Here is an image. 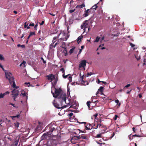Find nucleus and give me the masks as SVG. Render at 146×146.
Returning a JSON list of instances; mask_svg holds the SVG:
<instances>
[{
    "mask_svg": "<svg viewBox=\"0 0 146 146\" xmlns=\"http://www.w3.org/2000/svg\"><path fill=\"white\" fill-rule=\"evenodd\" d=\"M44 23V21H42L41 23H39L40 24V25H43Z\"/></svg>",
    "mask_w": 146,
    "mask_h": 146,
    "instance_id": "nucleus-49",
    "label": "nucleus"
},
{
    "mask_svg": "<svg viewBox=\"0 0 146 146\" xmlns=\"http://www.w3.org/2000/svg\"><path fill=\"white\" fill-rule=\"evenodd\" d=\"M5 72L6 78L7 79H8L10 83V84H13L11 85V86L14 88H16V89L18 88V86H16L14 81V77L12 74L10 72L7 71H5Z\"/></svg>",
    "mask_w": 146,
    "mask_h": 146,
    "instance_id": "nucleus-3",
    "label": "nucleus"
},
{
    "mask_svg": "<svg viewBox=\"0 0 146 146\" xmlns=\"http://www.w3.org/2000/svg\"><path fill=\"white\" fill-rule=\"evenodd\" d=\"M97 7L98 6H97V4H95L93 6L92 8H91L90 9L91 11L92 9H94L95 10H96Z\"/></svg>",
    "mask_w": 146,
    "mask_h": 146,
    "instance_id": "nucleus-19",
    "label": "nucleus"
},
{
    "mask_svg": "<svg viewBox=\"0 0 146 146\" xmlns=\"http://www.w3.org/2000/svg\"><path fill=\"white\" fill-rule=\"evenodd\" d=\"M38 26V23H37L35 26H34V29L36 30H37V28Z\"/></svg>",
    "mask_w": 146,
    "mask_h": 146,
    "instance_id": "nucleus-36",
    "label": "nucleus"
},
{
    "mask_svg": "<svg viewBox=\"0 0 146 146\" xmlns=\"http://www.w3.org/2000/svg\"><path fill=\"white\" fill-rule=\"evenodd\" d=\"M97 116H98L97 113H96L94 115V116L95 117V119H96V118H97Z\"/></svg>",
    "mask_w": 146,
    "mask_h": 146,
    "instance_id": "nucleus-44",
    "label": "nucleus"
},
{
    "mask_svg": "<svg viewBox=\"0 0 146 146\" xmlns=\"http://www.w3.org/2000/svg\"><path fill=\"white\" fill-rule=\"evenodd\" d=\"M87 28H88V30L86 32V33H87L88 32L90 31V29L89 26Z\"/></svg>",
    "mask_w": 146,
    "mask_h": 146,
    "instance_id": "nucleus-51",
    "label": "nucleus"
},
{
    "mask_svg": "<svg viewBox=\"0 0 146 146\" xmlns=\"http://www.w3.org/2000/svg\"><path fill=\"white\" fill-rule=\"evenodd\" d=\"M115 102L117 104H118L119 102V101L118 100H115Z\"/></svg>",
    "mask_w": 146,
    "mask_h": 146,
    "instance_id": "nucleus-54",
    "label": "nucleus"
},
{
    "mask_svg": "<svg viewBox=\"0 0 146 146\" xmlns=\"http://www.w3.org/2000/svg\"><path fill=\"white\" fill-rule=\"evenodd\" d=\"M130 86V84H127V85H126V86H125V88H128Z\"/></svg>",
    "mask_w": 146,
    "mask_h": 146,
    "instance_id": "nucleus-46",
    "label": "nucleus"
},
{
    "mask_svg": "<svg viewBox=\"0 0 146 146\" xmlns=\"http://www.w3.org/2000/svg\"><path fill=\"white\" fill-rule=\"evenodd\" d=\"M19 115H18L16 116H12V119H13V118H15V117H19Z\"/></svg>",
    "mask_w": 146,
    "mask_h": 146,
    "instance_id": "nucleus-52",
    "label": "nucleus"
},
{
    "mask_svg": "<svg viewBox=\"0 0 146 146\" xmlns=\"http://www.w3.org/2000/svg\"><path fill=\"white\" fill-rule=\"evenodd\" d=\"M55 81L54 82V83L52 85V88H55V85H56L57 81L58 80L57 79H55Z\"/></svg>",
    "mask_w": 146,
    "mask_h": 146,
    "instance_id": "nucleus-15",
    "label": "nucleus"
},
{
    "mask_svg": "<svg viewBox=\"0 0 146 146\" xmlns=\"http://www.w3.org/2000/svg\"><path fill=\"white\" fill-rule=\"evenodd\" d=\"M104 44H100V46H99V47L100 48L101 47H102V46H104Z\"/></svg>",
    "mask_w": 146,
    "mask_h": 146,
    "instance_id": "nucleus-59",
    "label": "nucleus"
},
{
    "mask_svg": "<svg viewBox=\"0 0 146 146\" xmlns=\"http://www.w3.org/2000/svg\"><path fill=\"white\" fill-rule=\"evenodd\" d=\"M83 38V36H79L78 38V40H77V42H78V43H79V42H80V41H79V40H80L81 39Z\"/></svg>",
    "mask_w": 146,
    "mask_h": 146,
    "instance_id": "nucleus-24",
    "label": "nucleus"
},
{
    "mask_svg": "<svg viewBox=\"0 0 146 146\" xmlns=\"http://www.w3.org/2000/svg\"><path fill=\"white\" fill-rule=\"evenodd\" d=\"M84 75H83L81 77H80V81L81 82L82 84L83 85H88V82L86 81V84H85V82L83 80V76Z\"/></svg>",
    "mask_w": 146,
    "mask_h": 146,
    "instance_id": "nucleus-11",
    "label": "nucleus"
},
{
    "mask_svg": "<svg viewBox=\"0 0 146 146\" xmlns=\"http://www.w3.org/2000/svg\"><path fill=\"white\" fill-rule=\"evenodd\" d=\"M41 59L43 60V62L45 64L46 63V61H44V59L43 58H42V57L41 58Z\"/></svg>",
    "mask_w": 146,
    "mask_h": 146,
    "instance_id": "nucleus-53",
    "label": "nucleus"
},
{
    "mask_svg": "<svg viewBox=\"0 0 146 146\" xmlns=\"http://www.w3.org/2000/svg\"><path fill=\"white\" fill-rule=\"evenodd\" d=\"M53 44H52V43L51 44H50V48L52 49V48H53Z\"/></svg>",
    "mask_w": 146,
    "mask_h": 146,
    "instance_id": "nucleus-45",
    "label": "nucleus"
},
{
    "mask_svg": "<svg viewBox=\"0 0 146 146\" xmlns=\"http://www.w3.org/2000/svg\"><path fill=\"white\" fill-rule=\"evenodd\" d=\"M13 12L14 13L17 14V12L16 11H14Z\"/></svg>",
    "mask_w": 146,
    "mask_h": 146,
    "instance_id": "nucleus-63",
    "label": "nucleus"
},
{
    "mask_svg": "<svg viewBox=\"0 0 146 146\" xmlns=\"http://www.w3.org/2000/svg\"><path fill=\"white\" fill-rule=\"evenodd\" d=\"M39 125H37L35 128V132H40L42 129V127L40 125L41 123L40 122H38Z\"/></svg>",
    "mask_w": 146,
    "mask_h": 146,
    "instance_id": "nucleus-10",
    "label": "nucleus"
},
{
    "mask_svg": "<svg viewBox=\"0 0 146 146\" xmlns=\"http://www.w3.org/2000/svg\"><path fill=\"white\" fill-rule=\"evenodd\" d=\"M19 92L18 90L14 89L12 91V95H13V97L14 101H16L15 99L17 98L19 94Z\"/></svg>",
    "mask_w": 146,
    "mask_h": 146,
    "instance_id": "nucleus-5",
    "label": "nucleus"
},
{
    "mask_svg": "<svg viewBox=\"0 0 146 146\" xmlns=\"http://www.w3.org/2000/svg\"><path fill=\"white\" fill-rule=\"evenodd\" d=\"M66 95L65 94H61L58 97V98L59 100V101L60 102V104H58L57 103H55V100H54L52 102V104L54 107L58 109L64 108L68 107V106L63 105L66 103Z\"/></svg>",
    "mask_w": 146,
    "mask_h": 146,
    "instance_id": "nucleus-1",
    "label": "nucleus"
},
{
    "mask_svg": "<svg viewBox=\"0 0 146 146\" xmlns=\"http://www.w3.org/2000/svg\"><path fill=\"white\" fill-rule=\"evenodd\" d=\"M88 22V21L86 20L84 21L83 24L81 26V29H84V32L83 33H84L86 31V29L89 26V25L87 22Z\"/></svg>",
    "mask_w": 146,
    "mask_h": 146,
    "instance_id": "nucleus-6",
    "label": "nucleus"
},
{
    "mask_svg": "<svg viewBox=\"0 0 146 146\" xmlns=\"http://www.w3.org/2000/svg\"><path fill=\"white\" fill-rule=\"evenodd\" d=\"M86 61L85 60H82L81 62L79 64V68L85 67L86 65Z\"/></svg>",
    "mask_w": 146,
    "mask_h": 146,
    "instance_id": "nucleus-9",
    "label": "nucleus"
},
{
    "mask_svg": "<svg viewBox=\"0 0 146 146\" xmlns=\"http://www.w3.org/2000/svg\"><path fill=\"white\" fill-rule=\"evenodd\" d=\"M22 95L23 96H25L26 95V94L25 92L24 91H22L21 92V94L20 95Z\"/></svg>",
    "mask_w": 146,
    "mask_h": 146,
    "instance_id": "nucleus-21",
    "label": "nucleus"
},
{
    "mask_svg": "<svg viewBox=\"0 0 146 146\" xmlns=\"http://www.w3.org/2000/svg\"><path fill=\"white\" fill-rule=\"evenodd\" d=\"M43 139H42L41 140V141H40V142H42V141L43 140H44L45 141H46V144H45V145L44 144V145H43L42 146H48L47 144H46V143H48V142H49V140H47L46 139V137H43Z\"/></svg>",
    "mask_w": 146,
    "mask_h": 146,
    "instance_id": "nucleus-13",
    "label": "nucleus"
},
{
    "mask_svg": "<svg viewBox=\"0 0 146 146\" xmlns=\"http://www.w3.org/2000/svg\"><path fill=\"white\" fill-rule=\"evenodd\" d=\"M28 25L27 22H25L24 24V28H26Z\"/></svg>",
    "mask_w": 146,
    "mask_h": 146,
    "instance_id": "nucleus-28",
    "label": "nucleus"
},
{
    "mask_svg": "<svg viewBox=\"0 0 146 146\" xmlns=\"http://www.w3.org/2000/svg\"><path fill=\"white\" fill-rule=\"evenodd\" d=\"M31 36H32L33 35H35V34L34 32H30V34L29 35Z\"/></svg>",
    "mask_w": 146,
    "mask_h": 146,
    "instance_id": "nucleus-25",
    "label": "nucleus"
},
{
    "mask_svg": "<svg viewBox=\"0 0 146 146\" xmlns=\"http://www.w3.org/2000/svg\"><path fill=\"white\" fill-rule=\"evenodd\" d=\"M72 85H76V84H77V82H72Z\"/></svg>",
    "mask_w": 146,
    "mask_h": 146,
    "instance_id": "nucleus-56",
    "label": "nucleus"
},
{
    "mask_svg": "<svg viewBox=\"0 0 146 146\" xmlns=\"http://www.w3.org/2000/svg\"><path fill=\"white\" fill-rule=\"evenodd\" d=\"M25 63H26L25 61H23V62H22L21 64H20V66H21L22 64H25Z\"/></svg>",
    "mask_w": 146,
    "mask_h": 146,
    "instance_id": "nucleus-43",
    "label": "nucleus"
},
{
    "mask_svg": "<svg viewBox=\"0 0 146 146\" xmlns=\"http://www.w3.org/2000/svg\"><path fill=\"white\" fill-rule=\"evenodd\" d=\"M27 84H29V85L28 86V87L30 86V83L29 82H28V83L25 82L24 84L25 85H27Z\"/></svg>",
    "mask_w": 146,
    "mask_h": 146,
    "instance_id": "nucleus-37",
    "label": "nucleus"
},
{
    "mask_svg": "<svg viewBox=\"0 0 146 146\" xmlns=\"http://www.w3.org/2000/svg\"><path fill=\"white\" fill-rule=\"evenodd\" d=\"M4 58L1 54H0V60H4Z\"/></svg>",
    "mask_w": 146,
    "mask_h": 146,
    "instance_id": "nucleus-26",
    "label": "nucleus"
},
{
    "mask_svg": "<svg viewBox=\"0 0 146 146\" xmlns=\"http://www.w3.org/2000/svg\"><path fill=\"white\" fill-rule=\"evenodd\" d=\"M70 75V74H68L67 75H66V76H65L64 75V74H63V75H62V76L63 77V78H66L67 77V76H68Z\"/></svg>",
    "mask_w": 146,
    "mask_h": 146,
    "instance_id": "nucleus-31",
    "label": "nucleus"
},
{
    "mask_svg": "<svg viewBox=\"0 0 146 146\" xmlns=\"http://www.w3.org/2000/svg\"><path fill=\"white\" fill-rule=\"evenodd\" d=\"M100 39V38L99 37L97 36L96 38V39L94 41V42H98L99 41Z\"/></svg>",
    "mask_w": 146,
    "mask_h": 146,
    "instance_id": "nucleus-23",
    "label": "nucleus"
},
{
    "mask_svg": "<svg viewBox=\"0 0 146 146\" xmlns=\"http://www.w3.org/2000/svg\"><path fill=\"white\" fill-rule=\"evenodd\" d=\"M75 48V47H74V48H72L71 49H70V50L69 51V53H70V54H71L73 52Z\"/></svg>",
    "mask_w": 146,
    "mask_h": 146,
    "instance_id": "nucleus-22",
    "label": "nucleus"
},
{
    "mask_svg": "<svg viewBox=\"0 0 146 146\" xmlns=\"http://www.w3.org/2000/svg\"><path fill=\"white\" fill-rule=\"evenodd\" d=\"M81 137H72L71 139V142L73 144H75L78 142L79 139ZM83 139H87L88 137H82Z\"/></svg>",
    "mask_w": 146,
    "mask_h": 146,
    "instance_id": "nucleus-7",
    "label": "nucleus"
},
{
    "mask_svg": "<svg viewBox=\"0 0 146 146\" xmlns=\"http://www.w3.org/2000/svg\"><path fill=\"white\" fill-rule=\"evenodd\" d=\"M92 74H92L91 72L88 73L87 74L86 76L88 77V76H90Z\"/></svg>",
    "mask_w": 146,
    "mask_h": 146,
    "instance_id": "nucleus-29",
    "label": "nucleus"
},
{
    "mask_svg": "<svg viewBox=\"0 0 146 146\" xmlns=\"http://www.w3.org/2000/svg\"><path fill=\"white\" fill-rule=\"evenodd\" d=\"M29 26H32V27H34V26H35V24L34 23H31V24H30L29 25Z\"/></svg>",
    "mask_w": 146,
    "mask_h": 146,
    "instance_id": "nucleus-40",
    "label": "nucleus"
},
{
    "mask_svg": "<svg viewBox=\"0 0 146 146\" xmlns=\"http://www.w3.org/2000/svg\"><path fill=\"white\" fill-rule=\"evenodd\" d=\"M104 36H103L101 38V41L103 40H104Z\"/></svg>",
    "mask_w": 146,
    "mask_h": 146,
    "instance_id": "nucleus-64",
    "label": "nucleus"
},
{
    "mask_svg": "<svg viewBox=\"0 0 146 146\" xmlns=\"http://www.w3.org/2000/svg\"><path fill=\"white\" fill-rule=\"evenodd\" d=\"M91 103V102L90 101H88L87 102V104L89 108V110L92 109V107H90V104Z\"/></svg>",
    "mask_w": 146,
    "mask_h": 146,
    "instance_id": "nucleus-16",
    "label": "nucleus"
},
{
    "mask_svg": "<svg viewBox=\"0 0 146 146\" xmlns=\"http://www.w3.org/2000/svg\"><path fill=\"white\" fill-rule=\"evenodd\" d=\"M9 91H7L5 92L3 94V96H4L5 95H7V94H9Z\"/></svg>",
    "mask_w": 146,
    "mask_h": 146,
    "instance_id": "nucleus-30",
    "label": "nucleus"
},
{
    "mask_svg": "<svg viewBox=\"0 0 146 146\" xmlns=\"http://www.w3.org/2000/svg\"><path fill=\"white\" fill-rule=\"evenodd\" d=\"M143 20H144V19L141 17L140 18V19H139V21H142V22H143Z\"/></svg>",
    "mask_w": 146,
    "mask_h": 146,
    "instance_id": "nucleus-55",
    "label": "nucleus"
},
{
    "mask_svg": "<svg viewBox=\"0 0 146 146\" xmlns=\"http://www.w3.org/2000/svg\"><path fill=\"white\" fill-rule=\"evenodd\" d=\"M46 77L48 79L50 82H52L53 80L55 79V76L52 74H50L49 75H47Z\"/></svg>",
    "mask_w": 146,
    "mask_h": 146,
    "instance_id": "nucleus-8",
    "label": "nucleus"
},
{
    "mask_svg": "<svg viewBox=\"0 0 146 146\" xmlns=\"http://www.w3.org/2000/svg\"><path fill=\"white\" fill-rule=\"evenodd\" d=\"M75 9L71 10L69 11V12L70 13H72L74 12L75 11Z\"/></svg>",
    "mask_w": 146,
    "mask_h": 146,
    "instance_id": "nucleus-42",
    "label": "nucleus"
},
{
    "mask_svg": "<svg viewBox=\"0 0 146 146\" xmlns=\"http://www.w3.org/2000/svg\"><path fill=\"white\" fill-rule=\"evenodd\" d=\"M85 6V5L84 3H83L80 5L77 6L76 7V8H81L84 7Z\"/></svg>",
    "mask_w": 146,
    "mask_h": 146,
    "instance_id": "nucleus-18",
    "label": "nucleus"
},
{
    "mask_svg": "<svg viewBox=\"0 0 146 146\" xmlns=\"http://www.w3.org/2000/svg\"><path fill=\"white\" fill-rule=\"evenodd\" d=\"M82 49H80L79 51V53L78 54V55L79 54L81 53V52H82Z\"/></svg>",
    "mask_w": 146,
    "mask_h": 146,
    "instance_id": "nucleus-57",
    "label": "nucleus"
},
{
    "mask_svg": "<svg viewBox=\"0 0 146 146\" xmlns=\"http://www.w3.org/2000/svg\"><path fill=\"white\" fill-rule=\"evenodd\" d=\"M104 89V87L102 86H101L98 89V92H101V94H103V93H102V92H103V91Z\"/></svg>",
    "mask_w": 146,
    "mask_h": 146,
    "instance_id": "nucleus-17",
    "label": "nucleus"
},
{
    "mask_svg": "<svg viewBox=\"0 0 146 146\" xmlns=\"http://www.w3.org/2000/svg\"><path fill=\"white\" fill-rule=\"evenodd\" d=\"M101 134H98L97 135L96 137H101Z\"/></svg>",
    "mask_w": 146,
    "mask_h": 146,
    "instance_id": "nucleus-50",
    "label": "nucleus"
},
{
    "mask_svg": "<svg viewBox=\"0 0 146 146\" xmlns=\"http://www.w3.org/2000/svg\"><path fill=\"white\" fill-rule=\"evenodd\" d=\"M9 105H12V106H13V107H15V105L13 103H12L10 102V103H9Z\"/></svg>",
    "mask_w": 146,
    "mask_h": 146,
    "instance_id": "nucleus-48",
    "label": "nucleus"
},
{
    "mask_svg": "<svg viewBox=\"0 0 146 146\" xmlns=\"http://www.w3.org/2000/svg\"><path fill=\"white\" fill-rule=\"evenodd\" d=\"M65 43L64 42H63L62 43V44L61 45L60 47L61 48H64V50L66 52H67L66 48L65 47Z\"/></svg>",
    "mask_w": 146,
    "mask_h": 146,
    "instance_id": "nucleus-14",
    "label": "nucleus"
},
{
    "mask_svg": "<svg viewBox=\"0 0 146 146\" xmlns=\"http://www.w3.org/2000/svg\"><path fill=\"white\" fill-rule=\"evenodd\" d=\"M58 127L55 125H52L49 131L44 133L41 137H51V135L53 136H55L58 134Z\"/></svg>",
    "mask_w": 146,
    "mask_h": 146,
    "instance_id": "nucleus-2",
    "label": "nucleus"
},
{
    "mask_svg": "<svg viewBox=\"0 0 146 146\" xmlns=\"http://www.w3.org/2000/svg\"><path fill=\"white\" fill-rule=\"evenodd\" d=\"M130 45L131 46L132 48H134V46H135V45L131 43H130Z\"/></svg>",
    "mask_w": 146,
    "mask_h": 146,
    "instance_id": "nucleus-38",
    "label": "nucleus"
},
{
    "mask_svg": "<svg viewBox=\"0 0 146 146\" xmlns=\"http://www.w3.org/2000/svg\"><path fill=\"white\" fill-rule=\"evenodd\" d=\"M91 11L90 9H87L86 11H85V13L84 14V16L85 17H86L88 16L90 14Z\"/></svg>",
    "mask_w": 146,
    "mask_h": 146,
    "instance_id": "nucleus-12",
    "label": "nucleus"
},
{
    "mask_svg": "<svg viewBox=\"0 0 146 146\" xmlns=\"http://www.w3.org/2000/svg\"><path fill=\"white\" fill-rule=\"evenodd\" d=\"M133 131L134 132H135V131H136L137 130V129L135 128V127H133L132 128Z\"/></svg>",
    "mask_w": 146,
    "mask_h": 146,
    "instance_id": "nucleus-41",
    "label": "nucleus"
},
{
    "mask_svg": "<svg viewBox=\"0 0 146 146\" xmlns=\"http://www.w3.org/2000/svg\"><path fill=\"white\" fill-rule=\"evenodd\" d=\"M134 136H136L137 137H142L140 135H137L136 134L134 135H132V137H134Z\"/></svg>",
    "mask_w": 146,
    "mask_h": 146,
    "instance_id": "nucleus-34",
    "label": "nucleus"
},
{
    "mask_svg": "<svg viewBox=\"0 0 146 146\" xmlns=\"http://www.w3.org/2000/svg\"><path fill=\"white\" fill-rule=\"evenodd\" d=\"M21 47L22 48H24L25 47V46L24 45H21Z\"/></svg>",
    "mask_w": 146,
    "mask_h": 146,
    "instance_id": "nucleus-58",
    "label": "nucleus"
},
{
    "mask_svg": "<svg viewBox=\"0 0 146 146\" xmlns=\"http://www.w3.org/2000/svg\"><path fill=\"white\" fill-rule=\"evenodd\" d=\"M57 44V43H56L54 45H53V48H55L56 46V45Z\"/></svg>",
    "mask_w": 146,
    "mask_h": 146,
    "instance_id": "nucleus-61",
    "label": "nucleus"
},
{
    "mask_svg": "<svg viewBox=\"0 0 146 146\" xmlns=\"http://www.w3.org/2000/svg\"><path fill=\"white\" fill-rule=\"evenodd\" d=\"M15 125L16 127H18L19 124L18 122L15 123Z\"/></svg>",
    "mask_w": 146,
    "mask_h": 146,
    "instance_id": "nucleus-27",
    "label": "nucleus"
},
{
    "mask_svg": "<svg viewBox=\"0 0 146 146\" xmlns=\"http://www.w3.org/2000/svg\"><path fill=\"white\" fill-rule=\"evenodd\" d=\"M118 117V116L117 115H115V117H114V119L115 120H116L117 118Z\"/></svg>",
    "mask_w": 146,
    "mask_h": 146,
    "instance_id": "nucleus-33",
    "label": "nucleus"
},
{
    "mask_svg": "<svg viewBox=\"0 0 146 146\" xmlns=\"http://www.w3.org/2000/svg\"><path fill=\"white\" fill-rule=\"evenodd\" d=\"M104 125L102 124H100L99 125V127H104Z\"/></svg>",
    "mask_w": 146,
    "mask_h": 146,
    "instance_id": "nucleus-47",
    "label": "nucleus"
},
{
    "mask_svg": "<svg viewBox=\"0 0 146 146\" xmlns=\"http://www.w3.org/2000/svg\"><path fill=\"white\" fill-rule=\"evenodd\" d=\"M72 76H69L68 77V79L69 80V81L71 82L72 81Z\"/></svg>",
    "mask_w": 146,
    "mask_h": 146,
    "instance_id": "nucleus-35",
    "label": "nucleus"
},
{
    "mask_svg": "<svg viewBox=\"0 0 146 146\" xmlns=\"http://www.w3.org/2000/svg\"><path fill=\"white\" fill-rule=\"evenodd\" d=\"M19 137H18V139L14 141V144L16 146H17L18 144V143L19 142Z\"/></svg>",
    "mask_w": 146,
    "mask_h": 146,
    "instance_id": "nucleus-20",
    "label": "nucleus"
},
{
    "mask_svg": "<svg viewBox=\"0 0 146 146\" xmlns=\"http://www.w3.org/2000/svg\"><path fill=\"white\" fill-rule=\"evenodd\" d=\"M4 97L3 95V94H2L1 93L0 94V98H3Z\"/></svg>",
    "mask_w": 146,
    "mask_h": 146,
    "instance_id": "nucleus-39",
    "label": "nucleus"
},
{
    "mask_svg": "<svg viewBox=\"0 0 146 146\" xmlns=\"http://www.w3.org/2000/svg\"><path fill=\"white\" fill-rule=\"evenodd\" d=\"M62 91V90L61 88L58 89L55 87V88H52L51 93L54 97L56 98L60 94Z\"/></svg>",
    "mask_w": 146,
    "mask_h": 146,
    "instance_id": "nucleus-4",
    "label": "nucleus"
},
{
    "mask_svg": "<svg viewBox=\"0 0 146 146\" xmlns=\"http://www.w3.org/2000/svg\"><path fill=\"white\" fill-rule=\"evenodd\" d=\"M97 80H98V84L100 83V82H102V81H100V80H99V79L98 78L97 79Z\"/></svg>",
    "mask_w": 146,
    "mask_h": 146,
    "instance_id": "nucleus-60",
    "label": "nucleus"
},
{
    "mask_svg": "<svg viewBox=\"0 0 146 146\" xmlns=\"http://www.w3.org/2000/svg\"><path fill=\"white\" fill-rule=\"evenodd\" d=\"M73 113L72 112L70 113L69 114H68V115L69 117H71L73 115Z\"/></svg>",
    "mask_w": 146,
    "mask_h": 146,
    "instance_id": "nucleus-32",
    "label": "nucleus"
},
{
    "mask_svg": "<svg viewBox=\"0 0 146 146\" xmlns=\"http://www.w3.org/2000/svg\"><path fill=\"white\" fill-rule=\"evenodd\" d=\"M139 98H141L142 97V95L141 94H139Z\"/></svg>",
    "mask_w": 146,
    "mask_h": 146,
    "instance_id": "nucleus-62",
    "label": "nucleus"
}]
</instances>
